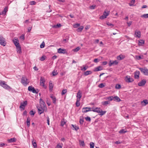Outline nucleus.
<instances>
[{"label": "nucleus", "mask_w": 148, "mask_h": 148, "mask_svg": "<svg viewBox=\"0 0 148 148\" xmlns=\"http://www.w3.org/2000/svg\"><path fill=\"white\" fill-rule=\"evenodd\" d=\"M35 113V112H33L32 110L31 111L29 112L30 114L32 115H34Z\"/></svg>", "instance_id": "62"}, {"label": "nucleus", "mask_w": 148, "mask_h": 148, "mask_svg": "<svg viewBox=\"0 0 148 148\" xmlns=\"http://www.w3.org/2000/svg\"><path fill=\"white\" fill-rule=\"evenodd\" d=\"M46 56H42L40 58V60L41 61H44L45 58Z\"/></svg>", "instance_id": "56"}, {"label": "nucleus", "mask_w": 148, "mask_h": 148, "mask_svg": "<svg viewBox=\"0 0 148 148\" xmlns=\"http://www.w3.org/2000/svg\"><path fill=\"white\" fill-rule=\"evenodd\" d=\"M13 42L14 43V45H16V44H18L19 43V41L18 39H15L13 40Z\"/></svg>", "instance_id": "30"}, {"label": "nucleus", "mask_w": 148, "mask_h": 148, "mask_svg": "<svg viewBox=\"0 0 148 148\" xmlns=\"http://www.w3.org/2000/svg\"><path fill=\"white\" fill-rule=\"evenodd\" d=\"M0 86L6 89H9L10 88V87L6 84L4 81L0 80Z\"/></svg>", "instance_id": "2"}, {"label": "nucleus", "mask_w": 148, "mask_h": 148, "mask_svg": "<svg viewBox=\"0 0 148 148\" xmlns=\"http://www.w3.org/2000/svg\"><path fill=\"white\" fill-rule=\"evenodd\" d=\"M99 87L100 88H102L105 86L104 84L103 83H101L99 85Z\"/></svg>", "instance_id": "54"}, {"label": "nucleus", "mask_w": 148, "mask_h": 148, "mask_svg": "<svg viewBox=\"0 0 148 148\" xmlns=\"http://www.w3.org/2000/svg\"><path fill=\"white\" fill-rule=\"evenodd\" d=\"M50 97L52 100L53 103L55 104H56V97L53 95H51Z\"/></svg>", "instance_id": "18"}, {"label": "nucleus", "mask_w": 148, "mask_h": 148, "mask_svg": "<svg viewBox=\"0 0 148 148\" xmlns=\"http://www.w3.org/2000/svg\"><path fill=\"white\" fill-rule=\"evenodd\" d=\"M67 90L66 89H64L62 90V95H63L65 94L67 92Z\"/></svg>", "instance_id": "46"}, {"label": "nucleus", "mask_w": 148, "mask_h": 148, "mask_svg": "<svg viewBox=\"0 0 148 148\" xmlns=\"http://www.w3.org/2000/svg\"><path fill=\"white\" fill-rule=\"evenodd\" d=\"M135 34L136 35V37H140L141 36L140 32L138 30L135 31Z\"/></svg>", "instance_id": "17"}, {"label": "nucleus", "mask_w": 148, "mask_h": 148, "mask_svg": "<svg viewBox=\"0 0 148 148\" xmlns=\"http://www.w3.org/2000/svg\"><path fill=\"white\" fill-rule=\"evenodd\" d=\"M37 108L38 111V112L40 114L42 113L45 111L46 110L44 109V108L43 109L42 108H40L39 107H38Z\"/></svg>", "instance_id": "14"}, {"label": "nucleus", "mask_w": 148, "mask_h": 148, "mask_svg": "<svg viewBox=\"0 0 148 148\" xmlns=\"http://www.w3.org/2000/svg\"><path fill=\"white\" fill-rule=\"evenodd\" d=\"M40 106L39 107L40 108H42L43 109L44 108V109L46 110L47 108L43 100L41 99H40Z\"/></svg>", "instance_id": "3"}, {"label": "nucleus", "mask_w": 148, "mask_h": 148, "mask_svg": "<svg viewBox=\"0 0 148 148\" xmlns=\"http://www.w3.org/2000/svg\"><path fill=\"white\" fill-rule=\"evenodd\" d=\"M82 112H83L86 113L88 112V110H86V109L85 108H84L82 109Z\"/></svg>", "instance_id": "61"}, {"label": "nucleus", "mask_w": 148, "mask_h": 148, "mask_svg": "<svg viewBox=\"0 0 148 148\" xmlns=\"http://www.w3.org/2000/svg\"><path fill=\"white\" fill-rule=\"evenodd\" d=\"M45 46V44L44 42H42V44L40 45V47L41 48H44Z\"/></svg>", "instance_id": "55"}, {"label": "nucleus", "mask_w": 148, "mask_h": 148, "mask_svg": "<svg viewBox=\"0 0 148 148\" xmlns=\"http://www.w3.org/2000/svg\"><path fill=\"white\" fill-rule=\"evenodd\" d=\"M106 99L108 100L109 101H111L113 100V97L112 96L109 97H107Z\"/></svg>", "instance_id": "40"}, {"label": "nucleus", "mask_w": 148, "mask_h": 148, "mask_svg": "<svg viewBox=\"0 0 148 148\" xmlns=\"http://www.w3.org/2000/svg\"><path fill=\"white\" fill-rule=\"evenodd\" d=\"M0 44L3 46H5L6 45V42L4 38H0Z\"/></svg>", "instance_id": "6"}, {"label": "nucleus", "mask_w": 148, "mask_h": 148, "mask_svg": "<svg viewBox=\"0 0 148 148\" xmlns=\"http://www.w3.org/2000/svg\"><path fill=\"white\" fill-rule=\"evenodd\" d=\"M106 111H103L101 109L99 112V113H100V115L101 116H102L103 115H104L106 113Z\"/></svg>", "instance_id": "27"}, {"label": "nucleus", "mask_w": 148, "mask_h": 148, "mask_svg": "<svg viewBox=\"0 0 148 148\" xmlns=\"http://www.w3.org/2000/svg\"><path fill=\"white\" fill-rule=\"evenodd\" d=\"M65 49H62L61 48H59L58 50V52L59 53H64Z\"/></svg>", "instance_id": "20"}, {"label": "nucleus", "mask_w": 148, "mask_h": 148, "mask_svg": "<svg viewBox=\"0 0 148 148\" xmlns=\"http://www.w3.org/2000/svg\"><path fill=\"white\" fill-rule=\"evenodd\" d=\"M141 72L145 75L148 76V69L146 68H139Z\"/></svg>", "instance_id": "5"}, {"label": "nucleus", "mask_w": 148, "mask_h": 148, "mask_svg": "<svg viewBox=\"0 0 148 148\" xmlns=\"http://www.w3.org/2000/svg\"><path fill=\"white\" fill-rule=\"evenodd\" d=\"M66 124V122L64 119H63L61 120V125L63 126Z\"/></svg>", "instance_id": "33"}, {"label": "nucleus", "mask_w": 148, "mask_h": 148, "mask_svg": "<svg viewBox=\"0 0 148 148\" xmlns=\"http://www.w3.org/2000/svg\"><path fill=\"white\" fill-rule=\"evenodd\" d=\"M21 83L25 86H26L29 83L27 78L25 77H22L21 79Z\"/></svg>", "instance_id": "1"}, {"label": "nucleus", "mask_w": 148, "mask_h": 148, "mask_svg": "<svg viewBox=\"0 0 148 148\" xmlns=\"http://www.w3.org/2000/svg\"><path fill=\"white\" fill-rule=\"evenodd\" d=\"M79 101L80 100H79V99H77L76 105L77 107H79L80 106V103L79 102Z\"/></svg>", "instance_id": "39"}, {"label": "nucleus", "mask_w": 148, "mask_h": 148, "mask_svg": "<svg viewBox=\"0 0 148 148\" xmlns=\"http://www.w3.org/2000/svg\"><path fill=\"white\" fill-rule=\"evenodd\" d=\"M92 72L91 71H88L84 72V75L85 76L88 75L90 74H91Z\"/></svg>", "instance_id": "28"}, {"label": "nucleus", "mask_w": 148, "mask_h": 148, "mask_svg": "<svg viewBox=\"0 0 148 148\" xmlns=\"http://www.w3.org/2000/svg\"><path fill=\"white\" fill-rule=\"evenodd\" d=\"M140 72L139 71H136L134 74V77L136 79H138L139 77V75Z\"/></svg>", "instance_id": "16"}, {"label": "nucleus", "mask_w": 148, "mask_h": 148, "mask_svg": "<svg viewBox=\"0 0 148 148\" xmlns=\"http://www.w3.org/2000/svg\"><path fill=\"white\" fill-rule=\"evenodd\" d=\"M92 111L99 113V112L101 108H100L98 107H96V108L93 107L92 108Z\"/></svg>", "instance_id": "12"}, {"label": "nucleus", "mask_w": 148, "mask_h": 148, "mask_svg": "<svg viewBox=\"0 0 148 148\" xmlns=\"http://www.w3.org/2000/svg\"><path fill=\"white\" fill-rule=\"evenodd\" d=\"M16 140V139L15 138H11L10 139H8L7 140V141L9 143L14 142H15Z\"/></svg>", "instance_id": "15"}, {"label": "nucleus", "mask_w": 148, "mask_h": 148, "mask_svg": "<svg viewBox=\"0 0 148 148\" xmlns=\"http://www.w3.org/2000/svg\"><path fill=\"white\" fill-rule=\"evenodd\" d=\"M96 6V5H93L90 6L89 8L91 9H95V7Z\"/></svg>", "instance_id": "50"}, {"label": "nucleus", "mask_w": 148, "mask_h": 148, "mask_svg": "<svg viewBox=\"0 0 148 148\" xmlns=\"http://www.w3.org/2000/svg\"><path fill=\"white\" fill-rule=\"evenodd\" d=\"M27 104V101H25L23 103H21L20 108H22L23 110L25 109V107L26 105Z\"/></svg>", "instance_id": "8"}, {"label": "nucleus", "mask_w": 148, "mask_h": 148, "mask_svg": "<svg viewBox=\"0 0 148 148\" xmlns=\"http://www.w3.org/2000/svg\"><path fill=\"white\" fill-rule=\"evenodd\" d=\"M114 99L113 100L114 101H116V102H119L121 101V99L118 96H116L113 97Z\"/></svg>", "instance_id": "23"}, {"label": "nucleus", "mask_w": 148, "mask_h": 148, "mask_svg": "<svg viewBox=\"0 0 148 148\" xmlns=\"http://www.w3.org/2000/svg\"><path fill=\"white\" fill-rule=\"evenodd\" d=\"M47 121L48 125H49V118L48 116L47 117Z\"/></svg>", "instance_id": "59"}, {"label": "nucleus", "mask_w": 148, "mask_h": 148, "mask_svg": "<svg viewBox=\"0 0 148 148\" xmlns=\"http://www.w3.org/2000/svg\"><path fill=\"white\" fill-rule=\"evenodd\" d=\"M32 145L34 147V148H37V145L36 142H34V139L32 141Z\"/></svg>", "instance_id": "35"}, {"label": "nucleus", "mask_w": 148, "mask_h": 148, "mask_svg": "<svg viewBox=\"0 0 148 148\" xmlns=\"http://www.w3.org/2000/svg\"><path fill=\"white\" fill-rule=\"evenodd\" d=\"M127 131L124 129H122L119 132L120 134H124Z\"/></svg>", "instance_id": "36"}, {"label": "nucleus", "mask_w": 148, "mask_h": 148, "mask_svg": "<svg viewBox=\"0 0 148 148\" xmlns=\"http://www.w3.org/2000/svg\"><path fill=\"white\" fill-rule=\"evenodd\" d=\"M110 103V102L108 101H103V102H102V104L104 106L107 105L108 104Z\"/></svg>", "instance_id": "37"}, {"label": "nucleus", "mask_w": 148, "mask_h": 148, "mask_svg": "<svg viewBox=\"0 0 148 148\" xmlns=\"http://www.w3.org/2000/svg\"><path fill=\"white\" fill-rule=\"evenodd\" d=\"M115 88L116 89H119L121 88V85L119 84H117L116 85Z\"/></svg>", "instance_id": "34"}, {"label": "nucleus", "mask_w": 148, "mask_h": 148, "mask_svg": "<svg viewBox=\"0 0 148 148\" xmlns=\"http://www.w3.org/2000/svg\"><path fill=\"white\" fill-rule=\"evenodd\" d=\"M118 62L116 60L112 62L110 60L109 63V65L110 66H111L113 65H117L118 64Z\"/></svg>", "instance_id": "9"}, {"label": "nucleus", "mask_w": 148, "mask_h": 148, "mask_svg": "<svg viewBox=\"0 0 148 148\" xmlns=\"http://www.w3.org/2000/svg\"><path fill=\"white\" fill-rule=\"evenodd\" d=\"M109 13L106 12V11H105L103 13V15L107 17V16L109 15Z\"/></svg>", "instance_id": "57"}, {"label": "nucleus", "mask_w": 148, "mask_h": 148, "mask_svg": "<svg viewBox=\"0 0 148 148\" xmlns=\"http://www.w3.org/2000/svg\"><path fill=\"white\" fill-rule=\"evenodd\" d=\"M28 90L30 91H32L34 93H38V90H36L34 87L32 86H29L28 87Z\"/></svg>", "instance_id": "4"}, {"label": "nucleus", "mask_w": 148, "mask_h": 148, "mask_svg": "<svg viewBox=\"0 0 148 148\" xmlns=\"http://www.w3.org/2000/svg\"><path fill=\"white\" fill-rule=\"evenodd\" d=\"M106 24L109 26H111V27H112L114 26V25L109 22H108L106 23Z\"/></svg>", "instance_id": "48"}, {"label": "nucleus", "mask_w": 148, "mask_h": 148, "mask_svg": "<svg viewBox=\"0 0 148 148\" xmlns=\"http://www.w3.org/2000/svg\"><path fill=\"white\" fill-rule=\"evenodd\" d=\"M102 69V68L101 66H99L95 68L94 71H98L101 70Z\"/></svg>", "instance_id": "22"}, {"label": "nucleus", "mask_w": 148, "mask_h": 148, "mask_svg": "<svg viewBox=\"0 0 148 148\" xmlns=\"http://www.w3.org/2000/svg\"><path fill=\"white\" fill-rule=\"evenodd\" d=\"M84 121L83 119H80L79 120V123L81 124H82L84 122Z\"/></svg>", "instance_id": "64"}, {"label": "nucleus", "mask_w": 148, "mask_h": 148, "mask_svg": "<svg viewBox=\"0 0 148 148\" xmlns=\"http://www.w3.org/2000/svg\"><path fill=\"white\" fill-rule=\"evenodd\" d=\"M146 82V79H143L141 82L138 83V85L139 86H144Z\"/></svg>", "instance_id": "10"}, {"label": "nucleus", "mask_w": 148, "mask_h": 148, "mask_svg": "<svg viewBox=\"0 0 148 148\" xmlns=\"http://www.w3.org/2000/svg\"><path fill=\"white\" fill-rule=\"evenodd\" d=\"M85 119L87 121L90 122L91 121V119L90 117L89 116H87V117H85Z\"/></svg>", "instance_id": "52"}, {"label": "nucleus", "mask_w": 148, "mask_h": 148, "mask_svg": "<svg viewBox=\"0 0 148 148\" xmlns=\"http://www.w3.org/2000/svg\"><path fill=\"white\" fill-rule=\"evenodd\" d=\"M40 85L44 87L45 83V79L44 77H41L40 78Z\"/></svg>", "instance_id": "11"}, {"label": "nucleus", "mask_w": 148, "mask_h": 148, "mask_svg": "<svg viewBox=\"0 0 148 148\" xmlns=\"http://www.w3.org/2000/svg\"><path fill=\"white\" fill-rule=\"evenodd\" d=\"M80 49V47H77L76 48L73 49L74 52H77Z\"/></svg>", "instance_id": "42"}, {"label": "nucleus", "mask_w": 148, "mask_h": 148, "mask_svg": "<svg viewBox=\"0 0 148 148\" xmlns=\"http://www.w3.org/2000/svg\"><path fill=\"white\" fill-rule=\"evenodd\" d=\"M79 144L80 145H82V146H83L84 145V141H81L80 140L79 141Z\"/></svg>", "instance_id": "51"}, {"label": "nucleus", "mask_w": 148, "mask_h": 148, "mask_svg": "<svg viewBox=\"0 0 148 148\" xmlns=\"http://www.w3.org/2000/svg\"><path fill=\"white\" fill-rule=\"evenodd\" d=\"M16 49L17 53L20 54L21 53V46L16 47Z\"/></svg>", "instance_id": "21"}, {"label": "nucleus", "mask_w": 148, "mask_h": 148, "mask_svg": "<svg viewBox=\"0 0 148 148\" xmlns=\"http://www.w3.org/2000/svg\"><path fill=\"white\" fill-rule=\"evenodd\" d=\"M136 58L138 60H140L143 59V55L137 56H135Z\"/></svg>", "instance_id": "29"}, {"label": "nucleus", "mask_w": 148, "mask_h": 148, "mask_svg": "<svg viewBox=\"0 0 148 148\" xmlns=\"http://www.w3.org/2000/svg\"><path fill=\"white\" fill-rule=\"evenodd\" d=\"M132 21H130L129 22H127V23L128 26L130 27L132 24Z\"/></svg>", "instance_id": "63"}, {"label": "nucleus", "mask_w": 148, "mask_h": 148, "mask_svg": "<svg viewBox=\"0 0 148 148\" xmlns=\"http://www.w3.org/2000/svg\"><path fill=\"white\" fill-rule=\"evenodd\" d=\"M125 80L126 82L130 83L133 82L134 79L132 78H131L130 76L127 75L125 77Z\"/></svg>", "instance_id": "7"}, {"label": "nucleus", "mask_w": 148, "mask_h": 148, "mask_svg": "<svg viewBox=\"0 0 148 148\" xmlns=\"http://www.w3.org/2000/svg\"><path fill=\"white\" fill-rule=\"evenodd\" d=\"M61 26V25L60 24H57L56 25H54L53 26V27H55L56 28H57L58 27H59Z\"/></svg>", "instance_id": "43"}, {"label": "nucleus", "mask_w": 148, "mask_h": 148, "mask_svg": "<svg viewBox=\"0 0 148 148\" xmlns=\"http://www.w3.org/2000/svg\"><path fill=\"white\" fill-rule=\"evenodd\" d=\"M84 28V27L83 26H81L79 27L77 29L76 31L77 32H80L82 31L83 29Z\"/></svg>", "instance_id": "32"}, {"label": "nucleus", "mask_w": 148, "mask_h": 148, "mask_svg": "<svg viewBox=\"0 0 148 148\" xmlns=\"http://www.w3.org/2000/svg\"><path fill=\"white\" fill-rule=\"evenodd\" d=\"M135 0H132V1H131V3H133V4H132V3H129V5L130 6H132L133 5V4H134L135 2Z\"/></svg>", "instance_id": "49"}, {"label": "nucleus", "mask_w": 148, "mask_h": 148, "mask_svg": "<svg viewBox=\"0 0 148 148\" xmlns=\"http://www.w3.org/2000/svg\"><path fill=\"white\" fill-rule=\"evenodd\" d=\"M84 66V67L82 68L81 69V70L82 71H85L88 68V66Z\"/></svg>", "instance_id": "44"}, {"label": "nucleus", "mask_w": 148, "mask_h": 148, "mask_svg": "<svg viewBox=\"0 0 148 148\" xmlns=\"http://www.w3.org/2000/svg\"><path fill=\"white\" fill-rule=\"evenodd\" d=\"M106 18V16L103 15L100 17V18L101 19H103Z\"/></svg>", "instance_id": "60"}, {"label": "nucleus", "mask_w": 148, "mask_h": 148, "mask_svg": "<svg viewBox=\"0 0 148 148\" xmlns=\"http://www.w3.org/2000/svg\"><path fill=\"white\" fill-rule=\"evenodd\" d=\"M80 25V24L79 23H76L73 25V27L75 28H77Z\"/></svg>", "instance_id": "45"}, {"label": "nucleus", "mask_w": 148, "mask_h": 148, "mask_svg": "<svg viewBox=\"0 0 148 148\" xmlns=\"http://www.w3.org/2000/svg\"><path fill=\"white\" fill-rule=\"evenodd\" d=\"M36 2L34 1H31L30 2V4L31 5H34L36 4Z\"/></svg>", "instance_id": "58"}, {"label": "nucleus", "mask_w": 148, "mask_h": 148, "mask_svg": "<svg viewBox=\"0 0 148 148\" xmlns=\"http://www.w3.org/2000/svg\"><path fill=\"white\" fill-rule=\"evenodd\" d=\"M72 126L74 128L75 130L76 131H77L78 129H79V127L76 126L75 125H72Z\"/></svg>", "instance_id": "41"}, {"label": "nucleus", "mask_w": 148, "mask_h": 148, "mask_svg": "<svg viewBox=\"0 0 148 148\" xmlns=\"http://www.w3.org/2000/svg\"><path fill=\"white\" fill-rule=\"evenodd\" d=\"M141 17L143 18H148V14H144L141 16Z\"/></svg>", "instance_id": "31"}, {"label": "nucleus", "mask_w": 148, "mask_h": 148, "mask_svg": "<svg viewBox=\"0 0 148 148\" xmlns=\"http://www.w3.org/2000/svg\"><path fill=\"white\" fill-rule=\"evenodd\" d=\"M144 44V41L140 40L138 41V45L140 46H142Z\"/></svg>", "instance_id": "26"}, {"label": "nucleus", "mask_w": 148, "mask_h": 148, "mask_svg": "<svg viewBox=\"0 0 148 148\" xmlns=\"http://www.w3.org/2000/svg\"><path fill=\"white\" fill-rule=\"evenodd\" d=\"M82 97L81 93L80 92V90H79L77 93V99H79L80 100V99Z\"/></svg>", "instance_id": "19"}, {"label": "nucleus", "mask_w": 148, "mask_h": 148, "mask_svg": "<svg viewBox=\"0 0 148 148\" xmlns=\"http://www.w3.org/2000/svg\"><path fill=\"white\" fill-rule=\"evenodd\" d=\"M90 148H94V144L93 142H91L90 143Z\"/></svg>", "instance_id": "47"}, {"label": "nucleus", "mask_w": 148, "mask_h": 148, "mask_svg": "<svg viewBox=\"0 0 148 148\" xmlns=\"http://www.w3.org/2000/svg\"><path fill=\"white\" fill-rule=\"evenodd\" d=\"M53 84L51 83H49V90H52L53 87Z\"/></svg>", "instance_id": "38"}, {"label": "nucleus", "mask_w": 148, "mask_h": 148, "mask_svg": "<svg viewBox=\"0 0 148 148\" xmlns=\"http://www.w3.org/2000/svg\"><path fill=\"white\" fill-rule=\"evenodd\" d=\"M8 11V7H5L4 8L3 10V11L4 13L6 14V13Z\"/></svg>", "instance_id": "53"}, {"label": "nucleus", "mask_w": 148, "mask_h": 148, "mask_svg": "<svg viewBox=\"0 0 148 148\" xmlns=\"http://www.w3.org/2000/svg\"><path fill=\"white\" fill-rule=\"evenodd\" d=\"M141 103L143 106H145L148 104V101L147 99H145L142 101Z\"/></svg>", "instance_id": "24"}, {"label": "nucleus", "mask_w": 148, "mask_h": 148, "mask_svg": "<svg viewBox=\"0 0 148 148\" xmlns=\"http://www.w3.org/2000/svg\"><path fill=\"white\" fill-rule=\"evenodd\" d=\"M30 119L29 117H28L27 120V126L29 127L30 125Z\"/></svg>", "instance_id": "25"}, {"label": "nucleus", "mask_w": 148, "mask_h": 148, "mask_svg": "<svg viewBox=\"0 0 148 148\" xmlns=\"http://www.w3.org/2000/svg\"><path fill=\"white\" fill-rule=\"evenodd\" d=\"M125 58V56L124 55L120 54L117 57V59L119 60H121Z\"/></svg>", "instance_id": "13"}]
</instances>
